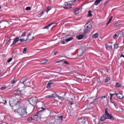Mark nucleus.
<instances>
[{
  "mask_svg": "<svg viewBox=\"0 0 124 124\" xmlns=\"http://www.w3.org/2000/svg\"><path fill=\"white\" fill-rule=\"evenodd\" d=\"M112 19H113V16H111L109 19L108 22H110L111 23V21H112Z\"/></svg>",
  "mask_w": 124,
  "mask_h": 124,
  "instance_id": "obj_46",
  "label": "nucleus"
},
{
  "mask_svg": "<svg viewBox=\"0 0 124 124\" xmlns=\"http://www.w3.org/2000/svg\"><path fill=\"white\" fill-rule=\"evenodd\" d=\"M67 5L68 6H71V5H74V3H75V1H70L68 2H65Z\"/></svg>",
  "mask_w": 124,
  "mask_h": 124,
  "instance_id": "obj_17",
  "label": "nucleus"
},
{
  "mask_svg": "<svg viewBox=\"0 0 124 124\" xmlns=\"http://www.w3.org/2000/svg\"><path fill=\"white\" fill-rule=\"evenodd\" d=\"M110 80V78L109 77H107L104 80V82H105L106 83H108V82H109V81Z\"/></svg>",
  "mask_w": 124,
  "mask_h": 124,
  "instance_id": "obj_25",
  "label": "nucleus"
},
{
  "mask_svg": "<svg viewBox=\"0 0 124 124\" xmlns=\"http://www.w3.org/2000/svg\"><path fill=\"white\" fill-rule=\"evenodd\" d=\"M114 49H118L119 48V46L118 44H114Z\"/></svg>",
  "mask_w": 124,
  "mask_h": 124,
  "instance_id": "obj_33",
  "label": "nucleus"
},
{
  "mask_svg": "<svg viewBox=\"0 0 124 124\" xmlns=\"http://www.w3.org/2000/svg\"><path fill=\"white\" fill-rule=\"evenodd\" d=\"M58 118H59L60 120H61V121H62L63 119V116H62V115H61L60 116H58Z\"/></svg>",
  "mask_w": 124,
  "mask_h": 124,
  "instance_id": "obj_37",
  "label": "nucleus"
},
{
  "mask_svg": "<svg viewBox=\"0 0 124 124\" xmlns=\"http://www.w3.org/2000/svg\"><path fill=\"white\" fill-rule=\"evenodd\" d=\"M32 34V32H30L28 35L27 36V39L25 40V39H19V41L20 42H24V41H27V40H31V39H33L34 38V37L32 36L31 38H30V36Z\"/></svg>",
  "mask_w": 124,
  "mask_h": 124,
  "instance_id": "obj_7",
  "label": "nucleus"
},
{
  "mask_svg": "<svg viewBox=\"0 0 124 124\" xmlns=\"http://www.w3.org/2000/svg\"><path fill=\"white\" fill-rule=\"evenodd\" d=\"M58 53L59 52H58L57 51H55L54 53V56H56V55H58Z\"/></svg>",
  "mask_w": 124,
  "mask_h": 124,
  "instance_id": "obj_48",
  "label": "nucleus"
},
{
  "mask_svg": "<svg viewBox=\"0 0 124 124\" xmlns=\"http://www.w3.org/2000/svg\"><path fill=\"white\" fill-rule=\"evenodd\" d=\"M116 93H109V95L110 96V97H113V96H114V95H115Z\"/></svg>",
  "mask_w": 124,
  "mask_h": 124,
  "instance_id": "obj_39",
  "label": "nucleus"
},
{
  "mask_svg": "<svg viewBox=\"0 0 124 124\" xmlns=\"http://www.w3.org/2000/svg\"><path fill=\"white\" fill-rule=\"evenodd\" d=\"M46 88L47 89H50V88H51V85L47 83V84L46 85Z\"/></svg>",
  "mask_w": 124,
  "mask_h": 124,
  "instance_id": "obj_42",
  "label": "nucleus"
},
{
  "mask_svg": "<svg viewBox=\"0 0 124 124\" xmlns=\"http://www.w3.org/2000/svg\"><path fill=\"white\" fill-rule=\"evenodd\" d=\"M31 7H27L26 8V10H31Z\"/></svg>",
  "mask_w": 124,
  "mask_h": 124,
  "instance_id": "obj_45",
  "label": "nucleus"
},
{
  "mask_svg": "<svg viewBox=\"0 0 124 124\" xmlns=\"http://www.w3.org/2000/svg\"><path fill=\"white\" fill-rule=\"evenodd\" d=\"M77 119L78 122L79 120H81V123L82 124H86V122H87V119L85 118H81V119H79V117L77 116Z\"/></svg>",
  "mask_w": 124,
  "mask_h": 124,
  "instance_id": "obj_13",
  "label": "nucleus"
},
{
  "mask_svg": "<svg viewBox=\"0 0 124 124\" xmlns=\"http://www.w3.org/2000/svg\"><path fill=\"white\" fill-rule=\"evenodd\" d=\"M54 24H55V23H51L49 25H51V26L52 25H54Z\"/></svg>",
  "mask_w": 124,
  "mask_h": 124,
  "instance_id": "obj_57",
  "label": "nucleus"
},
{
  "mask_svg": "<svg viewBox=\"0 0 124 124\" xmlns=\"http://www.w3.org/2000/svg\"><path fill=\"white\" fill-rule=\"evenodd\" d=\"M49 27H51V24H49L48 26H46L44 28V29H46V30H49Z\"/></svg>",
  "mask_w": 124,
  "mask_h": 124,
  "instance_id": "obj_34",
  "label": "nucleus"
},
{
  "mask_svg": "<svg viewBox=\"0 0 124 124\" xmlns=\"http://www.w3.org/2000/svg\"><path fill=\"white\" fill-rule=\"evenodd\" d=\"M105 47L106 48V50H109L110 51L113 50V46L112 45H108L107 44H105Z\"/></svg>",
  "mask_w": 124,
  "mask_h": 124,
  "instance_id": "obj_14",
  "label": "nucleus"
},
{
  "mask_svg": "<svg viewBox=\"0 0 124 124\" xmlns=\"http://www.w3.org/2000/svg\"><path fill=\"white\" fill-rule=\"evenodd\" d=\"M51 85L52 84H54V83H53V80H50L48 81Z\"/></svg>",
  "mask_w": 124,
  "mask_h": 124,
  "instance_id": "obj_52",
  "label": "nucleus"
},
{
  "mask_svg": "<svg viewBox=\"0 0 124 124\" xmlns=\"http://www.w3.org/2000/svg\"><path fill=\"white\" fill-rule=\"evenodd\" d=\"M0 101H1L0 102V104L1 103H3V104H6V103H7V102L6 101V100H5V98H4V97H1Z\"/></svg>",
  "mask_w": 124,
  "mask_h": 124,
  "instance_id": "obj_16",
  "label": "nucleus"
},
{
  "mask_svg": "<svg viewBox=\"0 0 124 124\" xmlns=\"http://www.w3.org/2000/svg\"><path fill=\"white\" fill-rule=\"evenodd\" d=\"M116 88H121L122 87V84L119 82H117L115 85Z\"/></svg>",
  "mask_w": 124,
  "mask_h": 124,
  "instance_id": "obj_23",
  "label": "nucleus"
},
{
  "mask_svg": "<svg viewBox=\"0 0 124 124\" xmlns=\"http://www.w3.org/2000/svg\"><path fill=\"white\" fill-rule=\"evenodd\" d=\"M58 98H59V99H60L61 100H62V101H64V99H65V98H63V97H62L61 96H58Z\"/></svg>",
  "mask_w": 124,
  "mask_h": 124,
  "instance_id": "obj_27",
  "label": "nucleus"
},
{
  "mask_svg": "<svg viewBox=\"0 0 124 124\" xmlns=\"http://www.w3.org/2000/svg\"><path fill=\"white\" fill-rule=\"evenodd\" d=\"M18 114L21 118H25L28 115V112H27V109L26 108H19Z\"/></svg>",
  "mask_w": 124,
  "mask_h": 124,
  "instance_id": "obj_5",
  "label": "nucleus"
},
{
  "mask_svg": "<svg viewBox=\"0 0 124 124\" xmlns=\"http://www.w3.org/2000/svg\"><path fill=\"white\" fill-rule=\"evenodd\" d=\"M16 82H17V80L15 81L13 79L11 80V84H15V83H16Z\"/></svg>",
  "mask_w": 124,
  "mask_h": 124,
  "instance_id": "obj_40",
  "label": "nucleus"
},
{
  "mask_svg": "<svg viewBox=\"0 0 124 124\" xmlns=\"http://www.w3.org/2000/svg\"><path fill=\"white\" fill-rule=\"evenodd\" d=\"M50 10H51V7L48 6L46 8V12H47V13H48V12H49V11H50Z\"/></svg>",
  "mask_w": 124,
  "mask_h": 124,
  "instance_id": "obj_29",
  "label": "nucleus"
},
{
  "mask_svg": "<svg viewBox=\"0 0 124 124\" xmlns=\"http://www.w3.org/2000/svg\"><path fill=\"white\" fill-rule=\"evenodd\" d=\"M92 37L93 38H97V37H98V33H96L94 34L93 35Z\"/></svg>",
  "mask_w": 124,
  "mask_h": 124,
  "instance_id": "obj_22",
  "label": "nucleus"
},
{
  "mask_svg": "<svg viewBox=\"0 0 124 124\" xmlns=\"http://www.w3.org/2000/svg\"><path fill=\"white\" fill-rule=\"evenodd\" d=\"M19 37H16L15 39H14L11 46H13V45H15V44H16L17 42H19Z\"/></svg>",
  "mask_w": 124,
  "mask_h": 124,
  "instance_id": "obj_15",
  "label": "nucleus"
},
{
  "mask_svg": "<svg viewBox=\"0 0 124 124\" xmlns=\"http://www.w3.org/2000/svg\"><path fill=\"white\" fill-rule=\"evenodd\" d=\"M110 23V21H108L106 24V26H108Z\"/></svg>",
  "mask_w": 124,
  "mask_h": 124,
  "instance_id": "obj_53",
  "label": "nucleus"
},
{
  "mask_svg": "<svg viewBox=\"0 0 124 124\" xmlns=\"http://www.w3.org/2000/svg\"><path fill=\"white\" fill-rule=\"evenodd\" d=\"M76 38L78 40H80V39H82V38H84V35L83 34L77 35L76 36Z\"/></svg>",
  "mask_w": 124,
  "mask_h": 124,
  "instance_id": "obj_18",
  "label": "nucleus"
},
{
  "mask_svg": "<svg viewBox=\"0 0 124 124\" xmlns=\"http://www.w3.org/2000/svg\"><path fill=\"white\" fill-rule=\"evenodd\" d=\"M112 97H110V98H109L110 101H112Z\"/></svg>",
  "mask_w": 124,
  "mask_h": 124,
  "instance_id": "obj_58",
  "label": "nucleus"
},
{
  "mask_svg": "<svg viewBox=\"0 0 124 124\" xmlns=\"http://www.w3.org/2000/svg\"><path fill=\"white\" fill-rule=\"evenodd\" d=\"M23 54H27V48H24L23 49Z\"/></svg>",
  "mask_w": 124,
  "mask_h": 124,
  "instance_id": "obj_36",
  "label": "nucleus"
},
{
  "mask_svg": "<svg viewBox=\"0 0 124 124\" xmlns=\"http://www.w3.org/2000/svg\"><path fill=\"white\" fill-rule=\"evenodd\" d=\"M114 106H115V107H116V104H115V103L113 104Z\"/></svg>",
  "mask_w": 124,
  "mask_h": 124,
  "instance_id": "obj_61",
  "label": "nucleus"
},
{
  "mask_svg": "<svg viewBox=\"0 0 124 124\" xmlns=\"http://www.w3.org/2000/svg\"><path fill=\"white\" fill-rule=\"evenodd\" d=\"M28 122H31V121H34L33 117H30L27 120Z\"/></svg>",
  "mask_w": 124,
  "mask_h": 124,
  "instance_id": "obj_28",
  "label": "nucleus"
},
{
  "mask_svg": "<svg viewBox=\"0 0 124 124\" xmlns=\"http://www.w3.org/2000/svg\"><path fill=\"white\" fill-rule=\"evenodd\" d=\"M9 103L11 107H15L16 105H19V100L16 97L12 96L9 100Z\"/></svg>",
  "mask_w": 124,
  "mask_h": 124,
  "instance_id": "obj_2",
  "label": "nucleus"
},
{
  "mask_svg": "<svg viewBox=\"0 0 124 124\" xmlns=\"http://www.w3.org/2000/svg\"><path fill=\"white\" fill-rule=\"evenodd\" d=\"M93 16V14H92V11H88V17H92Z\"/></svg>",
  "mask_w": 124,
  "mask_h": 124,
  "instance_id": "obj_30",
  "label": "nucleus"
},
{
  "mask_svg": "<svg viewBox=\"0 0 124 124\" xmlns=\"http://www.w3.org/2000/svg\"><path fill=\"white\" fill-rule=\"evenodd\" d=\"M122 57L124 58V54H121V58H122Z\"/></svg>",
  "mask_w": 124,
  "mask_h": 124,
  "instance_id": "obj_55",
  "label": "nucleus"
},
{
  "mask_svg": "<svg viewBox=\"0 0 124 124\" xmlns=\"http://www.w3.org/2000/svg\"><path fill=\"white\" fill-rule=\"evenodd\" d=\"M85 51L86 50L84 48H80L78 50V56L79 57H81V56L83 55V54L85 53Z\"/></svg>",
  "mask_w": 124,
  "mask_h": 124,
  "instance_id": "obj_8",
  "label": "nucleus"
},
{
  "mask_svg": "<svg viewBox=\"0 0 124 124\" xmlns=\"http://www.w3.org/2000/svg\"><path fill=\"white\" fill-rule=\"evenodd\" d=\"M41 108L42 109L40 110L37 113V114H36L33 116V119H34V120H36V119H38V118H41V116H42V115H43V112L46 111V108H44L42 107H41Z\"/></svg>",
  "mask_w": 124,
  "mask_h": 124,
  "instance_id": "obj_3",
  "label": "nucleus"
},
{
  "mask_svg": "<svg viewBox=\"0 0 124 124\" xmlns=\"http://www.w3.org/2000/svg\"><path fill=\"white\" fill-rule=\"evenodd\" d=\"M68 104L70 105H73V104H74V103H73V102H72V101H70V102H69Z\"/></svg>",
  "mask_w": 124,
  "mask_h": 124,
  "instance_id": "obj_44",
  "label": "nucleus"
},
{
  "mask_svg": "<svg viewBox=\"0 0 124 124\" xmlns=\"http://www.w3.org/2000/svg\"><path fill=\"white\" fill-rule=\"evenodd\" d=\"M110 103H113V104H114V103H114V102H113L112 101H110Z\"/></svg>",
  "mask_w": 124,
  "mask_h": 124,
  "instance_id": "obj_56",
  "label": "nucleus"
},
{
  "mask_svg": "<svg viewBox=\"0 0 124 124\" xmlns=\"http://www.w3.org/2000/svg\"><path fill=\"white\" fill-rule=\"evenodd\" d=\"M21 35H22V36H25L26 32H24L23 33H22Z\"/></svg>",
  "mask_w": 124,
  "mask_h": 124,
  "instance_id": "obj_51",
  "label": "nucleus"
},
{
  "mask_svg": "<svg viewBox=\"0 0 124 124\" xmlns=\"http://www.w3.org/2000/svg\"><path fill=\"white\" fill-rule=\"evenodd\" d=\"M52 97H57L58 96V95L56 93H53L52 95Z\"/></svg>",
  "mask_w": 124,
  "mask_h": 124,
  "instance_id": "obj_31",
  "label": "nucleus"
},
{
  "mask_svg": "<svg viewBox=\"0 0 124 124\" xmlns=\"http://www.w3.org/2000/svg\"><path fill=\"white\" fill-rule=\"evenodd\" d=\"M118 25L117 24V23H115L114 24V27H117Z\"/></svg>",
  "mask_w": 124,
  "mask_h": 124,
  "instance_id": "obj_54",
  "label": "nucleus"
},
{
  "mask_svg": "<svg viewBox=\"0 0 124 124\" xmlns=\"http://www.w3.org/2000/svg\"><path fill=\"white\" fill-rule=\"evenodd\" d=\"M47 84H48L50 85V86H51V85L49 82H48Z\"/></svg>",
  "mask_w": 124,
  "mask_h": 124,
  "instance_id": "obj_60",
  "label": "nucleus"
},
{
  "mask_svg": "<svg viewBox=\"0 0 124 124\" xmlns=\"http://www.w3.org/2000/svg\"><path fill=\"white\" fill-rule=\"evenodd\" d=\"M64 8V9H70V8H72V7L71 6V7H67V6H64L63 7Z\"/></svg>",
  "mask_w": 124,
  "mask_h": 124,
  "instance_id": "obj_35",
  "label": "nucleus"
},
{
  "mask_svg": "<svg viewBox=\"0 0 124 124\" xmlns=\"http://www.w3.org/2000/svg\"><path fill=\"white\" fill-rule=\"evenodd\" d=\"M6 88H7V87H6V86H3L0 88V90L4 91V90H6Z\"/></svg>",
  "mask_w": 124,
  "mask_h": 124,
  "instance_id": "obj_26",
  "label": "nucleus"
},
{
  "mask_svg": "<svg viewBox=\"0 0 124 124\" xmlns=\"http://www.w3.org/2000/svg\"><path fill=\"white\" fill-rule=\"evenodd\" d=\"M14 93H16V95L15 96L16 97V95H23V94H24V92L23 91V90L14 91Z\"/></svg>",
  "mask_w": 124,
  "mask_h": 124,
  "instance_id": "obj_9",
  "label": "nucleus"
},
{
  "mask_svg": "<svg viewBox=\"0 0 124 124\" xmlns=\"http://www.w3.org/2000/svg\"><path fill=\"white\" fill-rule=\"evenodd\" d=\"M24 86L25 88L28 87H31V82H28L24 84Z\"/></svg>",
  "mask_w": 124,
  "mask_h": 124,
  "instance_id": "obj_19",
  "label": "nucleus"
},
{
  "mask_svg": "<svg viewBox=\"0 0 124 124\" xmlns=\"http://www.w3.org/2000/svg\"><path fill=\"white\" fill-rule=\"evenodd\" d=\"M115 96H117L118 99H123L124 98V96L121 93H115Z\"/></svg>",
  "mask_w": 124,
  "mask_h": 124,
  "instance_id": "obj_12",
  "label": "nucleus"
},
{
  "mask_svg": "<svg viewBox=\"0 0 124 124\" xmlns=\"http://www.w3.org/2000/svg\"><path fill=\"white\" fill-rule=\"evenodd\" d=\"M100 1H101V0H96L95 2L94 3V4L95 5H98L99 3H100Z\"/></svg>",
  "mask_w": 124,
  "mask_h": 124,
  "instance_id": "obj_21",
  "label": "nucleus"
},
{
  "mask_svg": "<svg viewBox=\"0 0 124 124\" xmlns=\"http://www.w3.org/2000/svg\"><path fill=\"white\" fill-rule=\"evenodd\" d=\"M19 108L17 109H15L14 112L15 113H17V114H19Z\"/></svg>",
  "mask_w": 124,
  "mask_h": 124,
  "instance_id": "obj_38",
  "label": "nucleus"
},
{
  "mask_svg": "<svg viewBox=\"0 0 124 124\" xmlns=\"http://www.w3.org/2000/svg\"><path fill=\"white\" fill-rule=\"evenodd\" d=\"M43 14H44V12H43V11H42V12H41V13H40L38 15V17H41V16H42L43 15Z\"/></svg>",
  "mask_w": 124,
  "mask_h": 124,
  "instance_id": "obj_32",
  "label": "nucleus"
},
{
  "mask_svg": "<svg viewBox=\"0 0 124 124\" xmlns=\"http://www.w3.org/2000/svg\"><path fill=\"white\" fill-rule=\"evenodd\" d=\"M114 117L108 112V108H106L105 110V114L101 117L100 121L104 122L105 120H111L114 121Z\"/></svg>",
  "mask_w": 124,
  "mask_h": 124,
  "instance_id": "obj_1",
  "label": "nucleus"
},
{
  "mask_svg": "<svg viewBox=\"0 0 124 124\" xmlns=\"http://www.w3.org/2000/svg\"><path fill=\"white\" fill-rule=\"evenodd\" d=\"M73 39V37H70L69 38L63 39L62 40L61 43L62 44H65V42H68L69 41H71Z\"/></svg>",
  "mask_w": 124,
  "mask_h": 124,
  "instance_id": "obj_10",
  "label": "nucleus"
},
{
  "mask_svg": "<svg viewBox=\"0 0 124 124\" xmlns=\"http://www.w3.org/2000/svg\"><path fill=\"white\" fill-rule=\"evenodd\" d=\"M47 98H52V95H48L46 96Z\"/></svg>",
  "mask_w": 124,
  "mask_h": 124,
  "instance_id": "obj_43",
  "label": "nucleus"
},
{
  "mask_svg": "<svg viewBox=\"0 0 124 124\" xmlns=\"http://www.w3.org/2000/svg\"><path fill=\"white\" fill-rule=\"evenodd\" d=\"M64 63H65V64H69V63H68L67 61H64Z\"/></svg>",
  "mask_w": 124,
  "mask_h": 124,
  "instance_id": "obj_50",
  "label": "nucleus"
},
{
  "mask_svg": "<svg viewBox=\"0 0 124 124\" xmlns=\"http://www.w3.org/2000/svg\"><path fill=\"white\" fill-rule=\"evenodd\" d=\"M0 10H1V7L0 5Z\"/></svg>",
  "mask_w": 124,
  "mask_h": 124,
  "instance_id": "obj_62",
  "label": "nucleus"
},
{
  "mask_svg": "<svg viewBox=\"0 0 124 124\" xmlns=\"http://www.w3.org/2000/svg\"><path fill=\"white\" fill-rule=\"evenodd\" d=\"M40 62H41L42 64H44V63H46V62H48V60L43 59L40 61Z\"/></svg>",
  "mask_w": 124,
  "mask_h": 124,
  "instance_id": "obj_20",
  "label": "nucleus"
},
{
  "mask_svg": "<svg viewBox=\"0 0 124 124\" xmlns=\"http://www.w3.org/2000/svg\"><path fill=\"white\" fill-rule=\"evenodd\" d=\"M11 61H12V58H9V59L7 60V62H11Z\"/></svg>",
  "mask_w": 124,
  "mask_h": 124,
  "instance_id": "obj_41",
  "label": "nucleus"
},
{
  "mask_svg": "<svg viewBox=\"0 0 124 124\" xmlns=\"http://www.w3.org/2000/svg\"><path fill=\"white\" fill-rule=\"evenodd\" d=\"M29 102L30 104L32 105V106H35L36 105V103L37 102V97H32L29 99Z\"/></svg>",
  "mask_w": 124,
  "mask_h": 124,
  "instance_id": "obj_6",
  "label": "nucleus"
},
{
  "mask_svg": "<svg viewBox=\"0 0 124 124\" xmlns=\"http://www.w3.org/2000/svg\"><path fill=\"white\" fill-rule=\"evenodd\" d=\"M102 98L104 97V98H105L106 97V96H102Z\"/></svg>",
  "mask_w": 124,
  "mask_h": 124,
  "instance_id": "obj_59",
  "label": "nucleus"
},
{
  "mask_svg": "<svg viewBox=\"0 0 124 124\" xmlns=\"http://www.w3.org/2000/svg\"><path fill=\"white\" fill-rule=\"evenodd\" d=\"M92 28L93 25L92 24H90V22H87L85 24L84 29L83 30L84 33L86 34V33H88V32H90L92 31Z\"/></svg>",
  "mask_w": 124,
  "mask_h": 124,
  "instance_id": "obj_4",
  "label": "nucleus"
},
{
  "mask_svg": "<svg viewBox=\"0 0 124 124\" xmlns=\"http://www.w3.org/2000/svg\"><path fill=\"white\" fill-rule=\"evenodd\" d=\"M117 34H115L114 35H113V38L114 39H116V38H117Z\"/></svg>",
  "mask_w": 124,
  "mask_h": 124,
  "instance_id": "obj_47",
  "label": "nucleus"
},
{
  "mask_svg": "<svg viewBox=\"0 0 124 124\" xmlns=\"http://www.w3.org/2000/svg\"><path fill=\"white\" fill-rule=\"evenodd\" d=\"M28 80V78L27 77H24L22 78L19 81V83L21 84H25V82H27V80Z\"/></svg>",
  "mask_w": 124,
  "mask_h": 124,
  "instance_id": "obj_11",
  "label": "nucleus"
},
{
  "mask_svg": "<svg viewBox=\"0 0 124 124\" xmlns=\"http://www.w3.org/2000/svg\"><path fill=\"white\" fill-rule=\"evenodd\" d=\"M65 5H67V4L65 3Z\"/></svg>",
  "mask_w": 124,
  "mask_h": 124,
  "instance_id": "obj_64",
  "label": "nucleus"
},
{
  "mask_svg": "<svg viewBox=\"0 0 124 124\" xmlns=\"http://www.w3.org/2000/svg\"><path fill=\"white\" fill-rule=\"evenodd\" d=\"M70 36V35L68 34V35H66L64 38H68V37Z\"/></svg>",
  "mask_w": 124,
  "mask_h": 124,
  "instance_id": "obj_49",
  "label": "nucleus"
},
{
  "mask_svg": "<svg viewBox=\"0 0 124 124\" xmlns=\"http://www.w3.org/2000/svg\"><path fill=\"white\" fill-rule=\"evenodd\" d=\"M60 62H62V61H60L58 62L57 63Z\"/></svg>",
  "mask_w": 124,
  "mask_h": 124,
  "instance_id": "obj_63",
  "label": "nucleus"
},
{
  "mask_svg": "<svg viewBox=\"0 0 124 124\" xmlns=\"http://www.w3.org/2000/svg\"><path fill=\"white\" fill-rule=\"evenodd\" d=\"M79 10H80V9L79 8L75 9V12H74L75 14H76V15L78 14V13H79Z\"/></svg>",
  "mask_w": 124,
  "mask_h": 124,
  "instance_id": "obj_24",
  "label": "nucleus"
}]
</instances>
